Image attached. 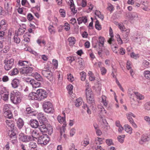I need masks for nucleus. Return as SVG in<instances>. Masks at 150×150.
I'll list each match as a JSON object with an SVG mask.
<instances>
[{
	"instance_id": "nucleus-51",
	"label": "nucleus",
	"mask_w": 150,
	"mask_h": 150,
	"mask_svg": "<svg viewBox=\"0 0 150 150\" xmlns=\"http://www.w3.org/2000/svg\"><path fill=\"white\" fill-rule=\"evenodd\" d=\"M49 31L51 34H54L55 33V31L52 25H50L48 28Z\"/></svg>"
},
{
	"instance_id": "nucleus-37",
	"label": "nucleus",
	"mask_w": 150,
	"mask_h": 150,
	"mask_svg": "<svg viewBox=\"0 0 150 150\" xmlns=\"http://www.w3.org/2000/svg\"><path fill=\"white\" fill-rule=\"evenodd\" d=\"M28 145L30 149H35L36 148L37 146L36 144L33 142H30Z\"/></svg>"
},
{
	"instance_id": "nucleus-21",
	"label": "nucleus",
	"mask_w": 150,
	"mask_h": 150,
	"mask_svg": "<svg viewBox=\"0 0 150 150\" xmlns=\"http://www.w3.org/2000/svg\"><path fill=\"white\" fill-rule=\"evenodd\" d=\"M19 65L23 67V68L25 67L30 65V63L28 61H20L18 62Z\"/></svg>"
},
{
	"instance_id": "nucleus-27",
	"label": "nucleus",
	"mask_w": 150,
	"mask_h": 150,
	"mask_svg": "<svg viewBox=\"0 0 150 150\" xmlns=\"http://www.w3.org/2000/svg\"><path fill=\"white\" fill-rule=\"evenodd\" d=\"M125 131L127 133L131 134L132 133V128L128 125H125Z\"/></svg>"
},
{
	"instance_id": "nucleus-10",
	"label": "nucleus",
	"mask_w": 150,
	"mask_h": 150,
	"mask_svg": "<svg viewBox=\"0 0 150 150\" xmlns=\"http://www.w3.org/2000/svg\"><path fill=\"white\" fill-rule=\"evenodd\" d=\"M33 70L32 67H27L23 68L21 70V72L23 74H27L28 73H31Z\"/></svg>"
},
{
	"instance_id": "nucleus-30",
	"label": "nucleus",
	"mask_w": 150,
	"mask_h": 150,
	"mask_svg": "<svg viewBox=\"0 0 150 150\" xmlns=\"http://www.w3.org/2000/svg\"><path fill=\"white\" fill-rule=\"evenodd\" d=\"M98 108L99 111L101 114H104L106 113V111L104 108L101 105H99L98 106Z\"/></svg>"
},
{
	"instance_id": "nucleus-62",
	"label": "nucleus",
	"mask_w": 150,
	"mask_h": 150,
	"mask_svg": "<svg viewBox=\"0 0 150 150\" xmlns=\"http://www.w3.org/2000/svg\"><path fill=\"white\" fill-rule=\"evenodd\" d=\"M32 112V110H31L30 107H28L26 108V110L25 111V113L27 114H29L31 113Z\"/></svg>"
},
{
	"instance_id": "nucleus-31",
	"label": "nucleus",
	"mask_w": 150,
	"mask_h": 150,
	"mask_svg": "<svg viewBox=\"0 0 150 150\" xmlns=\"http://www.w3.org/2000/svg\"><path fill=\"white\" fill-rule=\"evenodd\" d=\"M35 78L38 81H42L43 79L40 75L37 72H36L34 74Z\"/></svg>"
},
{
	"instance_id": "nucleus-46",
	"label": "nucleus",
	"mask_w": 150,
	"mask_h": 150,
	"mask_svg": "<svg viewBox=\"0 0 150 150\" xmlns=\"http://www.w3.org/2000/svg\"><path fill=\"white\" fill-rule=\"evenodd\" d=\"M102 98V102L103 104L106 107L108 104V103L106 101V97L104 96H102L101 97Z\"/></svg>"
},
{
	"instance_id": "nucleus-38",
	"label": "nucleus",
	"mask_w": 150,
	"mask_h": 150,
	"mask_svg": "<svg viewBox=\"0 0 150 150\" xmlns=\"http://www.w3.org/2000/svg\"><path fill=\"white\" fill-rule=\"evenodd\" d=\"M135 92L133 91L132 89H129L128 91V95L130 96V98H131L134 96L135 95Z\"/></svg>"
},
{
	"instance_id": "nucleus-49",
	"label": "nucleus",
	"mask_w": 150,
	"mask_h": 150,
	"mask_svg": "<svg viewBox=\"0 0 150 150\" xmlns=\"http://www.w3.org/2000/svg\"><path fill=\"white\" fill-rule=\"evenodd\" d=\"M95 27L96 29L98 30H100L101 29V26L99 24V22L98 20H97L96 22Z\"/></svg>"
},
{
	"instance_id": "nucleus-7",
	"label": "nucleus",
	"mask_w": 150,
	"mask_h": 150,
	"mask_svg": "<svg viewBox=\"0 0 150 150\" xmlns=\"http://www.w3.org/2000/svg\"><path fill=\"white\" fill-rule=\"evenodd\" d=\"M10 100L13 103L16 105L20 103L21 101V99L20 97L18 95L17 96L16 93H11Z\"/></svg>"
},
{
	"instance_id": "nucleus-1",
	"label": "nucleus",
	"mask_w": 150,
	"mask_h": 150,
	"mask_svg": "<svg viewBox=\"0 0 150 150\" xmlns=\"http://www.w3.org/2000/svg\"><path fill=\"white\" fill-rule=\"evenodd\" d=\"M86 99L88 103L89 104H92V107L95 108L93 106L94 103V100L93 95L91 89L87 88L86 90Z\"/></svg>"
},
{
	"instance_id": "nucleus-63",
	"label": "nucleus",
	"mask_w": 150,
	"mask_h": 150,
	"mask_svg": "<svg viewBox=\"0 0 150 150\" xmlns=\"http://www.w3.org/2000/svg\"><path fill=\"white\" fill-rule=\"evenodd\" d=\"M89 144V142L87 141H83L81 142V145L84 146H86Z\"/></svg>"
},
{
	"instance_id": "nucleus-48",
	"label": "nucleus",
	"mask_w": 150,
	"mask_h": 150,
	"mask_svg": "<svg viewBox=\"0 0 150 150\" xmlns=\"http://www.w3.org/2000/svg\"><path fill=\"white\" fill-rule=\"evenodd\" d=\"M18 35H15L13 38L14 42L17 44H18L20 42V39L18 38Z\"/></svg>"
},
{
	"instance_id": "nucleus-53",
	"label": "nucleus",
	"mask_w": 150,
	"mask_h": 150,
	"mask_svg": "<svg viewBox=\"0 0 150 150\" xmlns=\"http://www.w3.org/2000/svg\"><path fill=\"white\" fill-rule=\"evenodd\" d=\"M67 79L69 81L71 82L73 81L74 80V78L71 74H68Z\"/></svg>"
},
{
	"instance_id": "nucleus-61",
	"label": "nucleus",
	"mask_w": 150,
	"mask_h": 150,
	"mask_svg": "<svg viewBox=\"0 0 150 150\" xmlns=\"http://www.w3.org/2000/svg\"><path fill=\"white\" fill-rule=\"evenodd\" d=\"M100 71L101 74L102 75L105 74L106 73V69L103 67H100Z\"/></svg>"
},
{
	"instance_id": "nucleus-16",
	"label": "nucleus",
	"mask_w": 150,
	"mask_h": 150,
	"mask_svg": "<svg viewBox=\"0 0 150 150\" xmlns=\"http://www.w3.org/2000/svg\"><path fill=\"white\" fill-rule=\"evenodd\" d=\"M6 123L8 127L11 129H13L14 126V122L10 119L7 120L6 121Z\"/></svg>"
},
{
	"instance_id": "nucleus-5",
	"label": "nucleus",
	"mask_w": 150,
	"mask_h": 150,
	"mask_svg": "<svg viewBox=\"0 0 150 150\" xmlns=\"http://www.w3.org/2000/svg\"><path fill=\"white\" fill-rule=\"evenodd\" d=\"M49 141V138L47 135L43 134L40 135L38 137V142L39 144H43L46 145Z\"/></svg>"
},
{
	"instance_id": "nucleus-57",
	"label": "nucleus",
	"mask_w": 150,
	"mask_h": 150,
	"mask_svg": "<svg viewBox=\"0 0 150 150\" xmlns=\"http://www.w3.org/2000/svg\"><path fill=\"white\" fill-rule=\"evenodd\" d=\"M64 27V29L66 31L69 30L70 29V25L68 23H65Z\"/></svg>"
},
{
	"instance_id": "nucleus-55",
	"label": "nucleus",
	"mask_w": 150,
	"mask_h": 150,
	"mask_svg": "<svg viewBox=\"0 0 150 150\" xmlns=\"http://www.w3.org/2000/svg\"><path fill=\"white\" fill-rule=\"evenodd\" d=\"M106 142L107 145L108 146H110L113 144V142L112 139H108L106 140Z\"/></svg>"
},
{
	"instance_id": "nucleus-47",
	"label": "nucleus",
	"mask_w": 150,
	"mask_h": 150,
	"mask_svg": "<svg viewBox=\"0 0 150 150\" xmlns=\"http://www.w3.org/2000/svg\"><path fill=\"white\" fill-rule=\"evenodd\" d=\"M81 76V80L82 81H84L86 79V73L84 71H82L80 73Z\"/></svg>"
},
{
	"instance_id": "nucleus-18",
	"label": "nucleus",
	"mask_w": 150,
	"mask_h": 150,
	"mask_svg": "<svg viewBox=\"0 0 150 150\" xmlns=\"http://www.w3.org/2000/svg\"><path fill=\"white\" fill-rule=\"evenodd\" d=\"M124 32L123 34V39H126V40L125 41V43L127 42V38L129 34V29H126L125 30H124Z\"/></svg>"
},
{
	"instance_id": "nucleus-2",
	"label": "nucleus",
	"mask_w": 150,
	"mask_h": 150,
	"mask_svg": "<svg viewBox=\"0 0 150 150\" xmlns=\"http://www.w3.org/2000/svg\"><path fill=\"white\" fill-rule=\"evenodd\" d=\"M45 111L46 113H53L54 110L52 103L50 101H45L43 104Z\"/></svg>"
},
{
	"instance_id": "nucleus-26",
	"label": "nucleus",
	"mask_w": 150,
	"mask_h": 150,
	"mask_svg": "<svg viewBox=\"0 0 150 150\" xmlns=\"http://www.w3.org/2000/svg\"><path fill=\"white\" fill-rule=\"evenodd\" d=\"M9 94L8 93H2L1 96L2 98L5 101L8 100L9 98Z\"/></svg>"
},
{
	"instance_id": "nucleus-59",
	"label": "nucleus",
	"mask_w": 150,
	"mask_h": 150,
	"mask_svg": "<svg viewBox=\"0 0 150 150\" xmlns=\"http://www.w3.org/2000/svg\"><path fill=\"white\" fill-rule=\"evenodd\" d=\"M67 60L69 63H71L73 61L75 60V59L73 57H69L67 58Z\"/></svg>"
},
{
	"instance_id": "nucleus-33",
	"label": "nucleus",
	"mask_w": 150,
	"mask_h": 150,
	"mask_svg": "<svg viewBox=\"0 0 150 150\" xmlns=\"http://www.w3.org/2000/svg\"><path fill=\"white\" fill-rule=\"evenodd\" d=\"M18 73V71L16 68H14L9 73V74L11 76H13L16 75Z\"/></svg>"
},
{
	"instance_id": "nucleus-36",
	"label": "nucleus",
	"mask_w": 150,
	"mask_h": 150,
	"mask_svg": "<svg viewBox=\"0 0 150 150\" xmlns=\"http://www.w3.org/2000/svg\"><path fill=\"white\" fill-rule=\"evenodd\" d=\"M78 63L79 64V66L81 69L83 68V65L84 64L83 61L81 58H78L77 59Z\"/></svg>"
},
{
	"instance_id": "nucleus-25",
	"label": "nucleus",
	"mask_w": 150,
	"mask_h": 150,
	"mask_svg": "<svg viewBox=\"0 0 150 150\" xmlns=\"http://www.w3.org/2000/svg\"><path fill=\"white\" fill-rule=\"evenodd\" d=\"M149 137L147 136L144 135H143L141 138V140L139 141L140 144H142L144 142H146L148 140V139Z\"/></svg>"
},
{
	"instance_id": "nucleus-14",
	"label": "nucleus",
	"mask_w": 150,
	"mask_h": 150,
	"mask_svg": "<svg viewBox=\"0 0 150 150\" xmlns=\"http://www.w3.org/2000/svg\"><path fill=\"white\" fill-rule=\"evenodd\" d=\"M20 84V81L17 79H15L11 82L12 86L14 88H16L18 87Z\"/></svg>"
},
{
	"instance_id": "nucleus-58",
	"label": "nucleus",
	"mask_w": 150,
	"mask_h": 150,
	"mask_svg": "<svg viewBox=\"0 0 150 150\" xmlns=\"http://www.w3.org/2000/svg\"><path fill=\"white\" fill-rule=\"evenodd\" d=\"M130 56L132 58L135 59H137L139 57L138 54H135L134 52H132L130 54Z\"/></svg>"
},
{
	"instance_id": "nucleus-9",
	"label": "nucleus",
	"mask_w": 150,
	"mask_h": 150,
	"mask_svg": "<svg viewBox=\"0 0 150 150\" xmlns=\"http://www.w3.org/2000/svg\"><path fill=\"white\" fill-rule=\"evenodd\" d=\"M126 115L128 120L130 123L132 125V126L134 128H137V125L134 122L132 118V117H136L135 115L131 112L127 113L126 114Z\"/></svg>"
},
{
	"instance_id": "nucleus-43",
	"label": "nucleus",
	"mask_w": 150,
	"mask_h": 150,
	"mask_svg": "<svg viewBox=\"0 0 150 150\" xmlns=\"http://www.w3.org/2000/svg\"><path fill=\"white\" fill-rule=\"evenodd\" d=\"M101 45V43L96 41V42L95 45H94L93 47L94 48H97V50H98V49H102L101 47H103L104 46H102Z\"/></svg>"
},
{
	"instance_id": "nucleus-4",
	"label": "nucleus",
	"mask_w": 150,
	"mask_h": 150,
	"mask_svg": "<svg viewBox=\"0 0 150 150\" xmlns=\"http://www.w3.org/2000/svg\"><path fill=\"white\" fill-rule=\"evenodd\" d=\"M5 64L4 69L6 71H9L14 67V61L13 59H5L4 61Z\"/></svg>"
},
{
	"instance_id": "nucleus-12",
	"label": "nucleus",
	"mask_w": 150,
	"mask_h": 150,
	"mask_svg": "<svg viewBox=\"0 0 150 150\" xmlns=\"http://www.w3.org/2000/svg\"><path fill=\"white\" fill-rule=\"evenodd\" d=\"M128 17L131 20H135L138 17V14L135 12H129L128 13Z\"/></svg>"
},
{
	"instance_id": "nucleus-32",
	"label": "nucleus",
	"mask_w": 150,
	"mask_h": 150,
	"mask_svg": "<svg viewBox=\"0 0 150 150\" xmlns=\"http://www.w3.org/2000/svg\"><path fill=\"white\" fill-rule=\"evenodd\" d=\"M104 139L103 138H101L99 137L96 138L95 139L96 144H102L103 143V141Z\"/></svg>"
},
{
	"instance_id": "nucleus-56",
	"label": "nucleus",
	"mask_w": 150,
	"mask_h": 150,
	"mask_svg": "<svg viewBox=\"0 0 150 150\" xmlns=\"http://www.w3.org/2000/svg\"><path fill=\"white\" fill-rule=\"evenodd\" d=\"M59 12L60 13L62 17H64L65 16V11L64 9H60L59 10Z\"/></svg>"
},
{
	"instance_id": "nucleus-44",
	"label": "nucleus",
	"mask_w": 150,
	"mask_h": 150,
	"mask_svg": "<svg viewBox=\"0 0 150 150\" xmlns=\"http://www.w3.org/2000/svg\"><path fill=\"white\" fill-rule=\"evenodd\" d=\"M104 40L105 39L103 37L101 36H100L98 38V40H97L96 41L101 43V45L104 46Z\"/></svg>"
},
{
	"instance_id": "nucleus-35",
	"label": "nucleus",
	"mask_w": 150,
	"mask_h": 150,
	"mask_svg": "<svg viewBox=\"0 0 150 150\" xmlns=\"http://www.w3.org/2000/svg\"><path fill=\"white\" fill-rule=\"evenodd\" d=\"M95 14L100 18L102 21L103 20L104 16L103 15L101 14L100 11L96 10L95 13Z\"/></svg>"
},
{
	"instance_id": "nucleus-40",
	"label": "nucleus",
	"mask_w": 150,
	"mask_h": 150,
	"mask_svg": "<svg viewBox=\"0 0 150 150\" xmlns=\"http://www.w3.org/2000/svg\"><path fill=\"white\" fill-rule=\"evenodd\" d=\"M135 94L137 97V99L140 100L143 99L144 98V97L143 96L138 93V92H136L135 93Z\"/></svg>"
},
{
	"instance_id": "nucleus-64",
	"label": "nucleus",
	"mask_w": 150,
	"mask_h": 150,
	"mask_svg": "<svg viewBox=\"0 0 150 150\" xmlns=\"http://www.w3.org/2000/svg\"><path fill=\"white\" fill-rule=\"evenodd\" d=\"M103 52L105 53L106 55L108 56L110 54L109 50L107 48H104L103 50Z\"/></svg>"
},
{
	"instance_id": "nucleus-34",
	"label": "nucleus",
	"mask_w": 150,
	"mask_h": 150,
	"mask_svg": "<svg viewBox=\"0 0 150 150\" xmlns=\"http://www.w3.org/2000/svg\"><path fill=\"white\" fill-rule=\"evenodd\" d=\"M39 129L41 132H45L47 130V128L46 127L45 125L44 124L41 125L39 127Z\"/></svg>"
},
{
	"instance_id": "nucleus-60",
	"label": "nucleus",
	"mask_w": 150,
	"mask_h": 150,
	"mask_svg": "<svg viewBox=\"0 0 150 150\" xmlns=\"http://www.w3.org/2000/svg\"><path fill=\"white\" fill-rule=\"evenodd\" d=\"M25 32V30L22 28H19L18 31V35H21L23 34Z\"/></svg>"
},
{
	"instance_id": "nucleus-11",
	"label": "nucleus",
	"mask_w": 150,
	"mask_h": 150,
	"mask_svg": "<svg viewBox=\"0 0 150 150\" xmlns=\"http://www.w3.org/2000/svg\"><path fill=\"white\" fill-rule=\"evenodd\" d=\"M31 126L34 128H36L39 126V124L37 120H36L32 119L30 121Z\"/></svg>"
},
{
	"instance_id": "nucleus-52",
	"label": "nucleus",
	"mask_w": 150,
	"mask_h": 150,
	"mask_svg": "<svg viewBox=\"0 0 150 150\" xmlns=\"http://www.w3.org/2000/svg\"><path fill=\"white\" fill-rule=\"evenodd\" d=\"M10 134V138H13L14 139V140L16 138V134L14 132H12V130L11 129V131H10L9 132Z\"/></svg>"
},
{
	"instance_id": "nucleus-28",
	"label": "nucleus",
	"mask_w": 150,
	"mask_h": 150,
	"mask_svg": "<svg viewBox=\"0 0 150 150\" xmlns=\"http://www.w3.org/2000/svg\"><path fill=\"white\" fill-rule=\"evenodd\" d=\"M68 41L69 42V45L70 46H73L75 43L76 40L74 37H70L68 39Z\"/></svg>"
},
{
	"instance_id": "nucleus-22",
	"label": "nucleus",
	"mask_w": 150,
	"mask_h": 150,
	"mask_svg": "<svg viewBox=\"0 0 150 150\" xmlns=\"http://www.w3.org/2000/svg\"><path fill=\"white\" fill-rule=\"evenodd\" d=\"M4 115L6 117L9 119H10L12 117V115L10 110L4 111Z\"/></svg>"
},
{
	"instance_id": "nucleus-29",
	"label": "nucleus",
	"mask_w": 150,
	"mask_h": 150,
	"mask_svg": "<svg viewBox=\"0 0 150 150\" xmlns=\"http://www.w3.org/2000/svg\"><path fill=\"white\" fill-rule=\"evenodd\" d=\"M83 102L82 99L81 98H77L75 101V105L77 107H79L82 104Z\"/></svg>"
},
{
	"instance_id": "nucleus-41",
	"label": "nucleus",
	"mask_w": 150,
	"mask_h": 150,
	"mask_svg": "<svg viewBox=\"0 0 150 150\" xmlns=\"http://www.w3.org/2000/svg\"><path fill=\"white\" fill-rule=\"evenodd\" d=\"M125 137V135L118 136L117 137L118 141L121 143H123Z\"/></svg>"
},
{
	"instance_id": "nucleus-20",
	"label": "nucleus",
	"mask_w": 150,
	"mask_h": 150,
	"mask_svg": "<svg viewBox=\"0 0 150 150\" xmlns=\"http://www.w3.org/2000/svg\"><path fill=\"white\" fill-rule=\"evenodd\" d=\"M65 117V116L62 117L60 116H58L57 119L59 122L60 124H63V125H66Z\"/></svg>"
},
{
	"instance_id": "nucleus-17",
	"label": "nucleus",
	"mask_w": 150,
	"mask_h": 150,
	"mask_svg": "<svg viewBox=\"0 0 150 150\" xmlns=\"http://www.w3.org/2000/svg\"><path fill=\"white\" fill-rule=\"evenodd\" d=\"M109 34L110 35L111 37V38H109V40H108V42L110 45L113 43L112 42L114 41V39L113 35V34L112 30L111 27H110L109 29Z\"/></svg>"
},
{
	"instance_id": "nucleus-50",
	"label": "nucleus",
	"mask_w": 150,
	"mask_h": 150,
	"mask_svg": "<svg viewBox=\"0 0 150 150\" xmlns=\"http://www.w3.org/2000/svg\"><path fill=\"white\" fill-rule=\"evenodd\" d=\"M10 105L6 104L4 105L3 110L4 111L10 110Z\"/></svg>"
},
{
	"instance_id": "nucleus-54",
	"label": "nucleus",
	"mask_w": 150,
	"mask_h": 150,
	"mask_svg": "<svg viewBox=\"0 0 150 150\" xmlns=\"http://www.w3.org/2000/svg\"><path fill=\"white\" fill-rule=\"evenodd\" d=\"M144 107L145 109L146 110H150V102H148L145 103Z\"/></svg>"
},
{
	"instance_id": "nucleus-15",
	"label": "nucleus",
	"mask_w": 150,
	"mask_h": 150,
	"mask_svg": "<svg viewBox=\"0 0 150 150\" xmlns=\"http://www.w3.org/2000/svg\"><path fill=\"white\" fill-rule=\"evenodd\" d=\"M37 92L36 93L31 92L28 96V98L31 100H38Z\"/></svg>"
},
{
	"instance_id": "nucleus-45",
	"label": "nucleus",
	"mask_w": 150,
	"mask_h": 150,
	"mask_svg": "<svg viewBox=\"0 0 150 150\" xmlns=\"http://www.w3.org/2000/svg\"><path fill=\"white\" fill-rule=\"evenodd\" d=\"M73 87V86L71 84L69 85L67 87V88L69 91V93L70 95L71 94L73 93L72 89Z\"/></svg>"
},
{
	"instance_id": "nucleus-19",
	"label": "nucleus",
	"mask_w": 150,
	"mask_h": 150,
	"mask_svg": "<svg viewBox=\"0 0 150 150\" xmlns=\"http://www.w3.org/2000/svg\"><path fill=\"white\" fill-rule=\"evenodd\" d=\"M31 85L33 88H35L39 87L41 83L40 82L33 79V81H32V82H31Z\"/></svg>"
},
{
	"instance_id": "nucleus-24",
	"label": "nucleus",
	"mask_w": 150,
	"mask_h": 150,
	"mask_svg": "<svg viewBox=\"0 0 150 150\" xmlns=\"http://www.w3.org/2000/svg\"><path fill=\"white\" fill-rule=\"evenodd\" d=\"M66 125H63L62 127L60 129V133L61 138L63 136L64 138L65 137V134L64 133L65 130V127Z\"/></svg>"
},
{
	"instance_id": "nucleus-3",
	"label": "nucleus",
	"mask_w": 150,
	"mask_h": 150,
	"mask_svg": "<svg viewBox=\"0 0 150 150\" xmlns=\"http://www.w3.org/2000/svg\"><path fill=\"white\" fill-rule=\"evenodd\" d=\"M41 73L42 74L50 81H53L52 73L49 69L47 68H44L42 70Z\"/></svg>"
},
{
	"instance_id": "nucleus-6",
	"label": "nucleus",
	"mask_w": 150,
	"mask_h": 150,
	"mask_svg": "<svg viewBox=\"0 0 150 150\" xmlns=\"http://www.w3.org/2000/svg\"><path fill=\"white\" fill-rule=\"evenodd\" d=\"M38 100H41L46 98L47 93L46 91L42 89H39L36 91Z\"/></svg>"
},
{
	"instance_id": "nucleus-8",
	"label": "nucleus",
	"mask_w": 150,
	"mask_h": 150,
	"mask_svg": "<svg viewBox=\"0 0 150 150\" xmlns=\"http://www.w3.org/2000/svg\"><path fill=\"white\" fill-rule=\"evenodd\" d=\"M20 140L23 142H27L33 140V137L30 136L26 135L23 133H20L19 135Z\"/></svg>"
},
{
	"instance_id": "nucleus-23",
	"label": "nucleus",
	"mask_w": 150,
	"mask_h": 150,
	"mask_svg": "<svg viewBox=\"0 0 150 150\" xmlns=\"http://www.w3.org/2000/svg\"><path fill=\"white\" fill-rule=\"evenodd\" d=\"M16 123L17 127L19 129H21L24 125L23 122V120L20 118L18 119Z\"/></svg>"
},
{
	"instance_id": "nucleus-42",
	"label": "nucleus",
	"mask_w": 150,
	"mask_h": 150,
	"mask_svg": "<svg viewBox=\"0 0 150 150\" xmlns=\"http://www.w3.org/2000/svg\"><path fill=\"white\" fill-rule=\"evenodd\" d=\"M144 75L146 78L150 79V71H144Z\"/></svg>"
},
{
	"instance_id": "nucleus-39",
	"label": "nucleus",
	"mask_w": 150,
	"mask_h": 150,
	"mask_svg": "<svg viewBox=\"0 0 150 150\" xmlns=\"http://www.w3.org/2000/svg\"><path fill=\"white\" fill-rule=\"evenodd\" d=\"M38 133H37V131L35 130H33L32 132V136L33 137V138H35L36 139H37V138H38Z\"/></svg>"
},
{
	"instance_id": "nucleus-13",
	"label": "nucleus",
	"mask_w": 150,
	"mask_h": 150,
	"mask_svg": "<svg viewBox=\"0 0 150 150\" xmlns=\"http://www.w3.org/2000/svg\"><path fill=\"white\" fill-rule=\"evenodd\" d=\"M77 21H78V23L79 25L81 24L82 23L85 24L87 21V18L86 16H84L79 18L77 19Z\"/></svg>"
}]
</instances>
